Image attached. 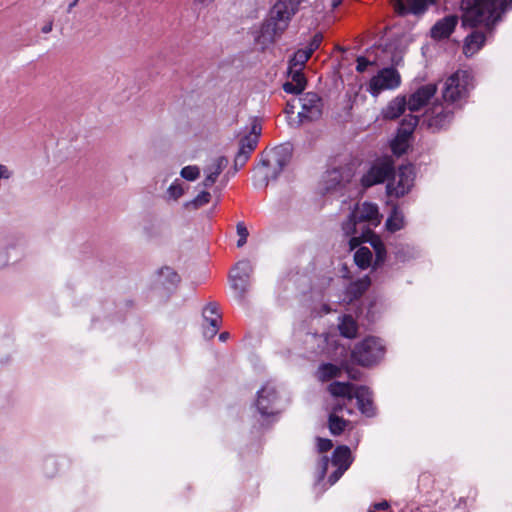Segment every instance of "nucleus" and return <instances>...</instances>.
<instances>
[{"instance_id": "obj_1", "label": "nucleus", "mask_w": 512, "mask_h": 512, "mask_svg": "<svg viewBox=\"0 0 512 512\" xmlns=\"http://www.w3.org/2000/svg\"><path fill=\"white\" fill-rule=\"evenodd\" d=\"M510 8L512 0H462V23L471 28L481 24L490 28Z\"/></svg>"}, {"instance_id": "obj_2", "label": "nucleus", "mask_w": 512, "mask_h": 512, "mask_svg": "<svg viewBox=\"0 0 512 512\" xmlns=\"http://www.w3.org/2000/svg\"><path fill=\"white\" fill-rule=\"evenodd\" d=\"M303 0H277L269 18L262 25V35L269 41H275L288 28L290 21L298 12Z\"/></svg>"}, {"instance_id": "obj_3", "label": "nucleus", "mask_w": 512, "mask_h": 512, "mask_svg": "<svg viewBox=\"0 0 512 512\" xmlns=\"http://www.w3.org/2000/svg\"><path fill=\"white\" fill-rule=\"evenodd\" d=\"M473 88L472 76L466 70H457L443 82L442 100L453 107L462 108Z\"/></svg>"}, {"instance_id": "obj_4", "label": "nucleus", "mask_w": 512, "mask_h": 512, "mask_svg": "<svg viewBox=\"0 0 512 512\" xmlns=\"http://www.w3.org/2000/svg\"><path fill=\"white\" fill-rule=\"evenodd\" d=\"M385 354V347L381 340L374 336H368L357 343L352 352V360L363 367L377 364Z\"/></svg>"}, {"instance_id": "obj_5", "label": "nucleus", "mask_w": 512, "mask_h": 512, "mask_svg": "<svg viewBox=\"0 0 512 512\" xmlns=\"http://www.w3.org/2000/svg\"><path fill=\"white\" fill-rule=\"evenodd\" d=\"M261 131L260 123L257 120H253L249 131L240 137L239 148L234 158V173L241 169L249 160L252 152L258 145Z\"/></svg>"}, {"instance_id": "obj_6", "label": "nucleus", "mask_w": 512, "mask_h": 512, "mask_svg": "<svg viewBox=\"0 0 512 512\" xmlns=\"http://www.w3.org/2000/svg\"><path fill=\"white\" fill-rule=\"evenodd\" d=\"M401 84L400 73L393 67L383 68L373 76L368 84L372 96H378L384 90H394Z\"/></svg>"}, {"instance_id": "obj_7", "label": "nucleus", "mask_w": 512, "mask_h": 512, "mask_svg": "<svg viewBox=\"0 0 512 512\" xmlns=\"http://www.w3.org/2000/svg\"><path fill=\"white\" fill-rule=\"evenodd\" d=\"M450 104L443 102H435L427 113V124L433 131H439L446 128L453 120L454 113L459 110Z\"/></svg>"}, {"instance_id": "obj_8", "label": "nucleus", "mask_w": 512, "mask_h": 512, "mask_svg": "<svg viewBox=\"0 0 512 512\" xmlns=\"http://www.w3.org/2000/svg\"><path fill=\"white\" fill-rule=\"evenodd\" d=\"M414 172L412 165H403L399 167L398 172L394 175L392 183H388L387 190L390 195L396 197L404 196L413 186Z\"/></svg>"}, {"instance_id": "obj_9", "label": "nucleus", "mask_w": 512, "mask_h": 512, "mask_svg": "<svg viewBox=\"0 0 512 512\" xmlns=\"http://www.w3.org/2000/svg\"><path fill=\"white\" fill-rule=\"evenodd\" d=\"M301 111L298 113L300 121H315L321 118L323 102L314 92H307L301 98Z\"/></svg>"}, {"instance_id": "obj_10", "label": "nucleus", "mask_w": 512, "mask_h": 512, "mask_svg": "<svg viewBox=\"0 0 512 512\" xmlns=\"http://www.w3.org/2000/svg\"><path fill=\"white\" fill-rule=\"evenodd\" d=\"M435 0H390V4L397 16H421Z\"/></svg>"}, {"instance_id": "obj_11", "label": "nucleus", "mask_w": 512, "mask_h": 512, "mask_svg": "<svg viewBox=\"0 0 512 512\" xmlns=\"http://www.w3.org/2000/svg\"><path fill=\"white\" fill-rule=\"evenodd\" d=\"M394 174V167L390 161L377 162L362 176L361 184L371 187L389 179Z\"/></svg>"}, {"instance_id": "obj_12", "label": "nucleus", "mask_w": 512, "mask_h": 512, "mask_svg": "<svg viewBox=\"0 0 512 512\" xmlns=\"http://www.w3.org/2000/svg\"><path fill=\"white\" fill-rule=\"evenodd\" d=\"M278 399L277 391L270 383H266L258 392L256 407L263 417L276 415L275 403Z\"/></svg>"}, {"instance_id": "obj_13", "label": "nucleus", "mask_w": 512, "mask_h": 512, "mask_svg": "<svg viewBox=\"0 0 512 512\" xmlns=\"http://www.w3.org/2000/svg\"><path fill=\"white\" fill-rule=\"evenodd\" d=\"M436 92V84L429 83L426 85H422L408 98V109L411 112L419 111L428 103V101L436 94Z\"/></svg>"}, {"instance_id": "obj_14", "label": "nucleus", "mask_w": 512, "mask_h": 512, "mask_svg": "<svg viewBox=\"0 0 512 512\" xmlns=\"http://www.w3.org/2000/svg\"><path fill=\"white\" fill-rule=\"evenodd\" d=\"M204 321L208 324L204 327L203 334L206 338H213L219 331L221 315L215 302L208 303L203 309Z\"/></svg>"}, {"instance_id": "obj_15", "label": "nucleus", "mask_w": 512, "mask_h": 512, "mask_svg": "<svg viewBox=\"0 0 512 512\" xmlns=\"http://www.w3.org/2000/svg\"><path fill=\"white\" fill-rule=\"evenodd\" d=\"M353 399H356L360 412L368 417L375 415V408L372 401V392L367 386L357 385Z\"/></svg>"}, {"instance_id": "obj_16", "label": "nucleus", "mask_w": 512, "mask_h": 512, "mask_svg": "<svg viewBox=\"0 0 512 512\" xmlns=\"http://www.w3.org/2000/svg\"><path fill=\"white\" fill-rule=\"evenodd\" d=\"M458 24L456 15H448L437 21L431 28V37L437 40L448 38Z\"/></svg>"}, {"instance_id": "obj_17", "label": "nucleus", "mask_w": 512, "mask_h": 512, "mask_svg": "<svg viewBox=\"0 0 512 512\" xmlns=\"http://www.w3.org/2000/svg\"><path fill=\"white\" fill-rule=\"evenodd\" d=\"M351 213L361 224L364 222H371L372 224L377 225L380 222L379 211L376 204L364 202L361 205H358Z\"/></svg>"}, {"instance_id": "obj_18", "label": "nucleus", "mask_w": 512, "mask_h": 512, "mask_svg": "<svg viewBox=\"0 0 512 512\" xmlns=\"http://www.w3.org/2000/svg\"><path fill=\"white\" fill-rule=\"evenodd\" d=\"M357 385L350 382L333 381L327 386V391L334 399L353 401V394Z\"/></svg>"}, {"instance_id": "obj_19", "label": "nucleus", "mask_w": 512, "mask_h": 512, "mask_svg": "<svg viewBox=\"0 0 512 512\" xmlns=\"http://www.w3.org/2000/svg\"><path fill=\"white\" fill-rule=\"evenodd\" d=\"M486 35L481 30H473L464 40L463 53L470 57L477 53L484 45Z\"/></svg>"}, {"instance_id": "obj_20", "label": "nucleus", "mask_w": 512, "mask_h": 512, "mask_svg": "<svg viewBox=\"0 0 512 512\" xmlns=\"http://www.w3.org/2000/svg\"><path fill=\"white\" fill-rule=\"evenodd\" d=\"M406 107L408 108V103L405 96H397L382 109V118L385 120H394L404 113Z\"/></svg>"}, {"instance_id": "obj_21", "label": "nucleus", "mask_w": 512, "mask_h": 512, "mask_svg": "<svg viewBox=\"0 0 512 512\" xmlns=\"http://www.w3.org/2000/svg\"><path fill=\"white\" fill-rule=\"evenodd\" d=\"M370 285L371 280L369 276H364L354 282H351L345 290L346 299H348L349 302L359 299L367 291Z\"/></svg>"}, {"instance_id": "obj_22", "label": "nucleus", "mask_w": 512, "mask_h": 512, "mask_svg": "<svg viewBox=\"0 0 512 512\" xmlns=\"http://www.w3.org/2000/svg\"><path fill=\"white\" fill-rule=\"evenodd\" d=\"M341 374L342 366L330 362L321 363L315 371V377L322 383L338 378Z\"/></svg>"}, {"instance_id": "obj_23", "label": "nucleus", "mask_w": 512, "mask_h": 512, "mask_svg": "<svg viewBox=\"0 0 512 512\" xmlns=\"http://www.w3.org/2000/svg\"><path fill=\"white\" fill-rule=\"evenodd\" d=\"M331 462L334 466L347 470L353 462L351 450L346 445H340L332 453Z\"/></svg>"}, {"instance_id": "obj_24", "label": "nucleus", "mask_w": 512, "mask_h": 512, "mask_svg": "<svg viewBox=\"0 0 512 512\" xmlns=\"http://www.w3.org/2000/svg\"><path fill=\"white\" fill-rule=\"evenodd\" d=\"M338 329L341 336L353 339L357 336L358 324L351 315H344L340 319Z\"/></svg>"}, {"instance_id": "obj_25", "label": "nucleus", "mask_w": 512, "mask_h": 512, "mask_svg": "<svg viewBox=\"0 0 512 512\" xmlns=\"http://www.w3.org/2000/svg\"><path fill=\"white\" fill-rule=\"evenodd\" d=\"M158 276L159 282L167 288L176 287L180 282V276L171 267L165 266L159 269Z\"/></svg>"}, {"instance_id": "obj_26", "label": "nucleus", "mask_w": 512, "mask_h": 512, "mask_svg": "<svg viewBox=\"0 0 512 512\" xmlns=\"http://www.w3.org/2000/svg\"><path fill=\"white\" fill-rule=\"evenodd\" d=\"M385 226L390 232H396L404 228L405 217L402 211H400L397 207H394L386 220Z\"/></svg>"}, {"instance_id": "obj_27", "label": "nucleus", "mask_w": 512, "mask_h": 512, "mask_svg": "<svg viewBox=\"0 0 512 512\" xmlns=\"http://www.w3.org/2000/svg\"><path fill=\"white\" fill-rule=\"evenodd\" d=\"M354 262L362 270L373 267V254L369 248L361 246L354 253Z\"/></svg>"}, {"instance_id": "obj_28", "label": "nucleus", "mask_w": 512, "mask_h": 512, "mask_svg": "<svg viewBox=\"0 0 512 512\" xmlns=\"http://www.w3.org/2000/svg\"><path fill=\"white\" fill-rule=\"evenodd\" d=\"M349 424L348 420L339 417V415L329 414L328 416V428L334 436L341 435Z\"/></svg>"}, {"instance_id": "obj_29", "label": "nucleus", "mask_w": 512, "mask_h": 512, "mask_svg": "<svg viewBox=\"0 0 512 512\" xmlns=\"http://www.w3.org/2000/svg\"><path fill=\"white\" fill-rule=\"evenodd\" d=\"M229 278L232 289L238 294L239 298L243 300L248 291L250 281L232 274H230Z\"/></svg>"}, {"instance_id": "obj_30", "label": "nucleus", "mask_w": 512, "mask_h": 512, "mask_svg": "<svg viewBox=\"0 0 512 512\" xmlns=\"http://www.w3.org/2000/svg\"><path fill=\"white\" fill-rule=\"evenodd\" d=\"M253 273V266L249 260L239 261L232 270V275L239 276L250 281Z\"/></svg>"}, {"instance_id": "obj_31", "label": "nucleus", "mask_w": 512, "mask_h": 512, "mask_svg": "<svg viewBox=\"0 0 512 512\" xmlns=\"http://www.w3.org/2000/svg\"><path fill=\"white\" fill-rule=\"evenodd\" d=\"M311 57V54L306 49L297 50L289 61V67L303 69L305 63Z\"/></svg>"}, {"instance_id": "obj_32", "label": "nucleus", "mask_w": 512, "mask_h": 512, "mask_svg": "<svg viewBox=\"0 0 512 512\" xmlns=\"http://www.w3.org/2000/svg\"><path fill=\"white\" fill-rule=\"evenodd\" d=\"M419 122V118L414 115H407L401 122V126L399 128V131L404 136H410L414 130V128L417 126Z\"/></svg>"}, {"instance_id": "obj_33", "label": "nucleus", "mask_w": 512, "mask_h": 512, "mask_svg": "<svg viewBox=\"0 0 512 512\" xmlns=\"http://www.w3.org/2000/svg\"><path fill=\"white\" fill-rule=\"evenodd\" d=\"M408 137L409 136H404L403 134L398 132L397 137L391 143V150L395 155L400 156L406 152V150L408 148V143H407Z\"/></svg>"}, {"instance_id": "obj_34", "label": "nucleus", "mask_w": 512, "mask_h": 512, "mask_svg": "<svg viewBox=\"0 0 512 512\" xmlns=\"http://www.w3.org/2000/svg\"><path fill=\"white\" fill-rule=\"evenodd\" d=\"M351 402H348L347 400L342 399H335L334 403L331 405L330 413L338 415L340 412H343L344 410L349 414H353V409L348 407V404Z\"/></svg>"}, {"instance_id": "obj_35", "label": "nucleus", "mask_w": 512, "mask_h": 512, "mask_svg": "<svg viewBox=\"0 0 512 512\" xmlns=\"http://www.w3.org/2000/svg\"><path fill=\"white\" fill-rule=\"evenodd\" d=\"M360 224L361 223L358 221V219L354 218L353 214L350 213L348 219L343 222L342 229L347 236L355 235L357 234V226Z\"/></svg>"}, {"instance_id": "obj_36", "label": "nucleus", "mask_w": 512, "mask_h": 512, "mask_svg": "<svg viewBox=\"0 0 512 512\" xmlns=\"http://www.w3.org/2000/svg\"><path fill=\"white\" fill-rule=\"evenodd\" d=\"M228 159L224 156L217 157L213 163L207 167V171H211L214 175H220L227 167Z\"/></svg>"}, {"instance_id": "obj_37", "label": "nucleus", "mask_w": 512, "mask_h": 512, "mask_svg": "<svg viewBox=\"0 0 512 512\" xmlns=\"http://www.w3.org/2000/svg\"><path fill=\"white\" fill-rule=\"evenodd\" d=\"M303 69L288 67V74L291 77V81L295 82L297 86L306 87V78L302 72Z\"/></svg>"}, {"instance_id": "obj_38", "label": "nucleus", "mask_w": 512, "mask_h": 512, "mask_svg": "<svg viewBox=\"0 0 512 512\" xmlns=\"http://www.w3.org/2000/svg\"><path fill=\"white\" fill-rule=\"evenodd\" d=\"M211 194L207 191H202L199 193L192 201L186 203V206H193V208L198 209L210 202Z\"/></svg>"}, {"instance_id": "obj_39", "label": "nucleus", "mask_w": 512, "mask_h": 512, "mask_svg": "<svg viewBox=\"0 0 512 512\" xmlns=\"http://www.w3.org/2000/svg\"><path fill=\"white\" fill-rule=\"evenodd\" d=\"M362 238V241L368 242L374 251L384 246L381 238L378 235L372 233L370 230H368L367 233H363Z\"/></svg>"}, {"instance_id": "obj_40", "label": "nucleus", "mask_w": 512, "mask_h": 512, "mask_svg": "<svg viewBox=\"0 0 512 512\" xmlns=\"http://www.w3.org/2000/svg\"><path fill=\"white\" fill-rule=\"evenodd\" d=\"M180 174L184 179L194 181L199 177L200 170L197 166H186L182 168Z\"/></svg>"}, {"instance_id": "obj_41", "label": "nucleus", "mask_w": 512, "mask_h": 512, "mask_svg": "<svg viewBox=\"0 0 512 512\" xmlns=\"http://www.w3.org/2000/svg\"><path fill=\"white\" fill-rule=\"evenodd\" d=\"M275 163L279 168V172L283 169V167L287 164V154L285 153V148L279 147L274 151Z\"/></svg>"}, {"instance_id": "obj_42", "label": "nucleus", "mask_w": 512, "mask_h": 512, "mask_svg": "<svg viewBox=\"0 0 512 512\" xmlns=\"http://www.w3.org/2000/svg\"><path fill=\"white\" fill-rule=\"evenodd\" d=\"M237 234L239 236V239L237 241V247H242L246 244L247 238L249 236V232L247 227L243 222H239L236 226Z\"/></svg>"}, {"instance_id": "obj_43", "label": "nucleus", "mask_w": 512, "mask_h": 512, "mask_svg": "<svg viewBox=\"0 0 512 512\" xmlns=\"http://www.w3.org/2000/svg\"><path fill=\"white\" fill-rule=\"evenodd\" d=\"M183 193H184V189L177 182L172 183L169 186V188L167 189L168 198L172 199V200H177L178 198H180L183 195Z\"/></svg>"}, {"instance_id": "obj_44", "label": "nucleus", "mask_w": 512, "mask_h": 512, "mask_svg": "<svg viewBox=\"0 0 512 512\" xmlns=\"http://www.w3.org/2000/svg\"><path fill=\"white\" fill-rule=\"evenodd\" d=\"M323 40V35L321 32H317L313 35L311 41L309 42L308 46L305 48L311 55L312 53L317 50Z\"/></svg>"}, {"instance_id": "obj_45", "label": "nucleus", "mask_w": 512, "mask_h": 512, "mask_svg": "<svg viewBox=\"0 0 512 512\" xmlns=\"http://www.w3.org/2000/svg\"><path fill=\"white\" fill-rule=\"evenodd\" d=\"M374 252H375V259L373 262V268L376 269L377 267L381 266L386 260L387 252H386L385 245L383 247L375 250Z\"/></svg>"}, {"instance_id": "obj_46", "label": "nucleus", "mask_w": 512, "mask_h": 512, "mask_svg": "<svg viewBox=\"0 0 512 512\" xmlns=\"http://www.w3.org/2000/svg\"><path fill=\"white\" fill-rule=\"evenodd\" d=\"M316 442H317V450L319 453L327 452L330 449H332V447H333L332 441L328 438L317 437Z\"/></svg>"}, {"instance_id": "obj_47", "label": "nucleus", "mask_w": 512, "mask_h": 512, "mask_svg": "<svg viewBox=\"0 0 512 512\" xmlns=\"http://www.w3.org/2000/svg\"><path fill=\"white\" fill-rule=\"evenodd\" d=\"M305 88L297 86L295 82L287 81L283 84V90L289 94H300Z\"/></svg>"}, {"instance_id": "obj_48", "label": "nucleus", "mask_w": 512, "mask_h": 512, "mask_svg": "<svg viewBox=\"0 0 512 512\" xmlns=\"http://www.w3.org/2000/svg\"><path fill=\"white\" fill-rule=\"evenodd\" d=\"M328 465H329V458L327 456H322L318 462L319 478L320 479H324V477L327 473Z\"/></svg>"}, {"instance_id": "obj_49", "label": "nucleus", "mask_w": 512, "mask_h": 512, "mask_svg": "<svg viewBox=\"0 0 512 512\" xmlns=\"http://www.w3.org/2000/svg\"><path fill=\"white\" fill-rule=\"evenodd\" d=\"M357 62V65H356V71L359 72V73H363L366 68L372 64L367 58L363 57V56H359L356 60Z\"/></svg>"}, {"instance_id": "obj_50", "label": "nucleus", "mask_w": 512, "mask_h": 512, "mask_svg": "<svg viewBox=\"0 0 512 512\" xmlns=\"http://www.w3.org/2000/svg\"><path fill=\"white\" fill-rule=\"evenodd\" d=\"M204 172L206 173V177L203 180V186L205 188H209L216 182L218 175H214L211 171H207V168Z\"/></svg>"}, {"instance_id": "obj_51", "label": "nucleus", "mask_w": 512, "mask_h": 512, "mask_svg": "<svg viewBox=\"0 0 512 512\" xmlns=\"http://www.w3.org/2000/svg\"><path fill=\"white\" fill-rule=\"evenodd\" d=\"M346 470H342V468H338L329 476V482L331 485L335 484L344 474Z\"/></svg>"}, {"instance_id": "obj_52", "label": "nucleus", "mask_w": 512, "mask_h": 512, "mask_svg": "<svg viewBox=\"0 0 512 512\" xmlns=\"http://www.w3.org/2000/svg\"><path fill=\"white\" fill-rule=\"evenodd\" d=\"M11 175L12 172L8 169V167L3 164H0V180L9 179Z\"/></svg>"}, {"instance_id": "obj_53", "label": "nucleus", "mask_w": 512, "mask_h": 512, "mask_svg": "<svg viewBox=\"0 0 512 512\" xmlns=\"http://www.w3.org/2000/svg\"><path fill=\"white\" fill-rule=\"evenodd\" d=\"M373 508L376 511L388 510L389 503L387 501H382V502H379V503H375L373 505Z\"/></svg>"}, {"instance_id": "obj_54", "label": "nucleus", "mask_w": 512, "mask_h": 512, "mask_svg": "<svg viewBox=\"0 0 512 512\" xmlns=\"http://www.w3.org/2000/svg\"><path fill=\"white\" fill-rule=\"evenodd\" d=\"M53 29V20L47 21V23L41 28V32L44 34H48Z\"/></svg>"}, {"instance_id": "obj_55", "label": "nucleus", "mask_w": 512, "mask_h": 512, "mask_svg": "<svg viewBox=\"0 0 512 512\" xmlns=\"http://www.w3.org/2000/svg\"><path fill=\"white\" fill-rule=\"evenodd\" d=\"M79 0H73L71 3H69L67 7V13H71L72 10L76 7Z\"/></svg>"}, {"instance_id": "obj_56", "label": "nucleus", "mask_w": 512, "mask_h": 512, "mask_svg": "<svg viewBox=\"0 0 512 512\" xmlns=\"http://www.w3.org/2000/svg\"><path fill=\"white\" fill-rule=\"evenodd\" d=\"M229 337V333L228 332H223L219 335V340L220 341H225L226 339H228Z\"/></svg>"}, {"instance_id": "obj_57", "label": "nucleus", "mask_w": 512, "mask_h": 512, "mask_svg": "<svg viewBox=\"0 0 512 512\" xmlns=\"http://www.w3.org/2000/svg\"><path fill=\"white\" fill-rule=\"evenodd\" d=\"M431 481V476L429 474H423L420 478V481Z\"/></svg>"}, {"instance_id": "obj_58", "label": "nucleus", "mask_w": 512, "mask_h": 512, "mask_svg": "<svg viewBox=\"0 0 512 512\" xmlns=\"http://www.w3.org/2000/svg\"><path fill=\"white\" fill-rule=\"evenodd\" d=\"M347 372H348L349 377H350L351 379H354V380H357V379H358V377H357L356 373H352V372H351V371H349V370H348Z\"/></svg>"}, {"instance_id": "obj_59", "label": "nucleus", "mask_w": 512, "mask_h": 512, "mask_svg": "<svg viewBox=\"0 0 512 512\" xmlns=\"http://www.w3.org/2000/svg\"><path fill=\"white\" fill-rule=\"evenodd\" d=\"M341 1H342V0H333V2H332V6H333L334 8H335V7H337L338 5H340Z\"/></svg>"}, {"instance_id": "obj_60", "label": "nucleus", "mask_w": 512, "mask_h": 512, "mask_svg": "<svg viewBox=\"0 0 512 512\" xmlns=\"http://www.w3.org/2000/svg\"><path fill=\"white\" fill-rule=\"evenodd\" d=\"M270 165V161L269 160H264L262 161V166L265 167V168H268Z\"/></svg>"}, {"instance_id": "obj_61", "label": "nucleus", "mask_w": 512, "mask_h": 512, "mask_svg": "<svg viewBox=\"0 0 512 512\" xmlns=\"http://www.w3.org/2000/svg\"><path fill=\"white\" fill-rule=\"evenodd\" d=\"M262 175H263L264 179H265V180H267V178H268V172H267V171H263V172H262Z\"/></svg>"}]
</instances>
